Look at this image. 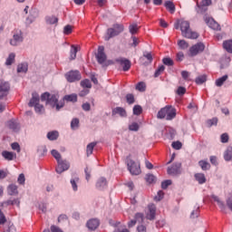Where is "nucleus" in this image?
<instances>
[{"label":"nucleus","instance_id":"nucleus-47","mask_svg":"<svg viewBox=\"0 0 232 232\" xmlns=\"http://www.w3.org/2000/svg\"><path fill=\"white\" fill-rule=\"evenodd\" d=\"M195 179L198 184H204L206 182V177L204 175H195Z\"/></svg>","mask_w":232,"mask_h":232},{"label":"nucleus","instance_id":"nucleus-37","mask_svg":"<svg viewBox=\"0 0 232 232\" xmlns=\"http://www.w3.org/2000/svg\"><path fill=\"white\" fill-rule=\"evenodd\" d=\"M35 113H38V115H43L44 113V106L42 104L38 103L34 107Z\"/></svg>","mask_w":232,"mask_h":232},{"label":"nucleus","instance_id":"nucleus-9","mask_svg":"<svg viewBox=\"0 0 232 232\" xmlns=\"http://www.w3.org/2000/svg\"><path fill=\"white\" fill-rule=\"evenodd\" d=\"M68 169H70V161L62 160L57 163L56 173L59 175H61V173H64V171H68Z\"/></svg>","mask_w":232,"mask_h":232},{"label":"nucleus","instance_id":"nucleus-42","mask_svg":"<svg viewBox=\"0 0 232 232\" xmlns=\"http://www.w3.org/2000/svg\"><path fill=\"white\" fill-rule=\"evenodd\" d=\"M73 32V26L67 24L63 27V34L64 35H70Z\"/></svg>","mask_w":232,"mask_h":232},{"label":"nucleus","instance_id":"nucleus-45","mask_svg":"<svg viewBox=\"0 0 232 232\" xmlns=\"http://www.w3.org/2000/svg\"><path fill=\"white\" fill-rule=\"evenodd\" d=\"M136 90H138V92H146V83L144 82H140L136 85Z\"/></svg>","mask_w":232,"mask_h":232},{"label":"nucleus","instance_id":"nucleus-32","mask_svg":"<svg viewBox=\"0 0 232 232\" xmlns=\"http://www.w3.org/2000/svg\"><path fill=\"white\" fill-rule=\"evenodd\" d=\"M178 46L180 50H188L189 48V44L186 40H179Z\"/></svg>","mask_w":232,"mask_h":232},{"label":"nucleus","instance_id":"nucleus-16","mask_svg":"<svg viewBox=\"0 0 232 232\" xmlns=\"http://www.w3.org/2000/svg\"><path fill=\"white\" fill-rule=\"evenodd\" d=\"M112 115H119L121 119H126V117H128V112H126V109L122 107H116L112 110Z\"/></svg>","mask_w":232,"mask_h":232},{"label":"nucleus","instance_id":"nucleus-36","mask_svg":"<svg viewBox=\"0 0 232 232\" xmlns=\"http://www.w3.org/2000/svg\"><path fill=\"white\" fill-rule=\"evenodd\" d=\"M77 52H78L77 47H75V45H72L71 46V52H70V59H71V61H73V60L76 59Z\"/></svg>","mask_w":232,"mask_h":232},{"label":"nucleus","instance_id":"nucleus-21","mask_svg":"<svg viewBox=\"0 0 232 232\" xmlns=\"http://www.w3.org/2000/svg\"><path fill=\"white\" fill-rule=\"evenodd\" d=\"M198 166L201 168L203 171H208V169H210L211 164L207 160H201L198 161Z\"/></svg>","mask_w":232,"mask_h":232},{"label":"nucleus","instance_id":"nucleus-35","mask_svg":"<svg viewBox=\"0 0 232 232\" xmlns=\"http://www.w3.org/2000/svg\"><path fill=\"white\" fill-rule=\"evenodd\" d=\"M227 79H228L227 74H225L224 76L218 78V80H216V86L220 88V86H222L224 82L227 81Z\"/></svg>","mask_w":232,"mask_h":232},{"label":"nucleus","instance_id":"nucleus-52","mask_svg":"<svg viewBox=\"0 0 232 232\" xmlns=\"http://www.w3.org/2000/svg\"><path fill=\"white\" fill-rule=\"evenodd\" d=\"M77 182H79V178H74L71 179V184L73 191H77Z\"/></svg>","mask_w":232,"mask_h":232},{"label":"nucleus","instance_id":"nucleus-31","mask_svg":"<svg viewBox=\"0 0 232 232\" xmlns=\"http://www.w3.org/2000/svg\"><path fill=\"white\" fill-rule=\"evenodd\" d=\"M232 159V147H227L224 152V160L227 161L231 160Z\"/></svg>","mask_w":232,"mask_h":232},{"label":"nucleus","instance_id":"nucleus-53","mask_svg":"<svg viewBox=\"0 0 232 232\" xmlns=\"http://www.w3.org/2000/svg\"><path fill=\"white\" fill-rule=\"evenodd\" d=\"M155 200H157V202H160V200H162L164 198V191L162 190H159L157 196H155Z\"/></svg>","mask_w":232,"mask_h":232},{"label":"nucleus","instance_id":"nucleus-26","mask_svg":"<svg viewBox=\"0 0 232 232\" xmlns=\"http://www.w3.org/2000/svg\"><path fill=\"white\" fill-rule=\"evenodd\" d=\"M97 146V141L91 142L86 147L87 157H90L93 153V149Z\"/></svg>","mask_w":232,"mask_h":232},{"label":"nucleus","instance_id":"nucleus-18","mask_svg":"<svg viewBox=\"0 0 232 232\" xmlns=\"http://www.w3.org/2000/svg\"><path fill=\"white\" fill-rule=\"evenodd\" d=\"M99 224H100L99 219L92 218L87 222V227L88 229H90V231H95V229L99 227Z\"/></svg>","mask_w":232,"mask_h":232},{"label":"nucleus","instance_id":"nucleus-39","mask_svg":"<svg viewBox=\"0 0 232 232\" xmlns=\"http://www.w3.org/2000/svg\"><path fill=\"white\" fill-rule=\"evenodd\" d=\"M145 180L149 184H156L157 183V178L154 175H148L145 178Z\"/></svg>","mask_w":232,"mask_h":232},{"label":"nucleus","instance_id":"nucleus-43","mask_svg":"<svg viewBox=\"0 0 232 232\" xmlns=\"http://www.w3.org/2000/svg\"><path fill=\"white\" fill-rule=\"evenodd\" d=\"M79 128V119L73 118L71 121V129L77 130Z\"/></svg>","mask_w":232,"mask_h":232},{"label":"nucleus","instance_id":"nucleus-20","mask_svg":"<svg viewBox=\"0 0 232 232\" xmlns=\"http://www.w3.org/2000/svg\"><path fill=\"white\" fill-rule=\"evenodd\" d=\"M107 187H108V181L104 177H101L96 183L97 189H104V188H107Z\"/></svg>","mask_w":232,"mask_h":232},{"label":"nucleus","instance_id":"nucleus-33","mask_svg":"<svg viewBox=\"0 0 232 232\" xmlns=\"http://www.w3.org/2000/svg\"><path fill=\"white\" fill-rule=\"evenodd\" d=\"M51 155L53 157V159H55L57 163L61 162V160H63V156L61 155V153L59 151H57V150H53L51 151Z\"/></svg>","mask_w":232,"mask_h":232},{"label":"nucleus","instance_id":"nucleus-49","mask_svg":"<svg viewBox=\"0 0 232 232\" xmlns=\"http://www.w3.org/2000/svg\"><path fill=\"white\" fill-rule=\"evenodd\" d=\"M220 140L223 144L229 142V135L227 133L221 134Z\"/></svg>","mask_w":232,"mask_h":232},{"label":"nucleus","instance_id":"nucleus-63","mask_svg":"<svg viewBox=\"0 0 232 232\" xmlns=\"http://www.w3.org/2000/svg\"><path fill=\"white\" fill-rule=\"evenodd\" d=\"M126 99L129 104H133V102H135V98L133 97V94H127Z\"/></svg>","mask_w":232,"mask_h":232},{"label":"nucleus","instance_id":"nucleus-57","mask_svg":"<svg viewBox=\"0 0 232 232\" xmlns=\"http://www.w3.org/2000/svg\"><path fill=\"white\" fill-rule=\"evenodd\" d=\"M163 64H166V66H173L174 63L171 58H163L162 60Z\"/></svg>","mask_w":232,"mask_h":232},{"label":"nucleus","instance_id":"nucleus-48","mask_svg":"<svg viewBox=\"0 0 232 232\" xmlns=\"http://www.w3.org/2000/svg\"><path fill=\"white\" fill-rule=\"evenodd\" d=\"M139 123L132 122L129 125L130 131H139Z\"/></svg>","mask_w":232,"mask_h":232},{"label":"nucleus","instance_id":"nucleus-14","mask_svg":"<svg viewBox=\"0 0 232 232\" xmlns=\"http://www.w3.org/2000/svg\"><path fill=\"white\" fill-rule=\"evenodd\" d=\"M116 63L122 66L123 72H128L131 68V62L126 58H118L116 59Z\"/></svg>","mask_w":232,"mask_h":232},{"label":"nucleus","instance_id":"nucleus-61","mask_svg":"<svg viewBox=\"0 0 232 232\" xmlns=\"http://www.w3.org/2000/svg\"><path fill=\"white\" fill-rule=\"evenodd\" d=\"M164 70H166V67H164V65L160 66L158 70L155 72L154 77H159V75H160V73H162Z\"/></svg>","mask_w":232,"mask_h":232},{"label":"nucleus","instance_id":"nucleus-10","mask_svg":"<svg viewBox=\"0 0 232 232\" xmlns=\"http://www.w3.org/2000/svg\"><path fill=\"white\" fill-rule=\"evenodd\" d=\"M10 92V83L6 82H0V99H5Z\"/></svg>","mask_w":232,"mask_h":232},{"label":"nucleus","instance_id":"nucleus-17","mask_svg":"<svg viewBox=\"0 0 232 232\" xmlns=\"http://www.w3.org/2000/svg\"><path fill=\"white\" fill-rule=\"evenodd\" d=\"M205 23L209 26V28H212V30H220V24L217 23L213 18H205Z\"/></svg>","mask_w":232,"mask_h":232},{"label":"nucleus","instance_id":"nucleus-46","mask_svg":"<svg viewBox=\"0 0 232 232\" xmlns=\"http://www.w3.org/2000/svg\"><path fill=\"white\" fill-rule=\"evenodd\" d=\"M7 205L8 206H17V208H19V206L21 205V201H19V199H17V198L9 199V200H7Z\"/></svg>","mask_w":232,"mask_h":232},{"label":"nucleus","instance_id":"nucleus-56","mask_svg":"<svg viewBox=\"0 0 232 232\" xmlns=\"http://www.w3.org/2000/svg\"><path fill=\"white\" fill-rule=\"evenodd\" d=\"M209 160L213 166H218V158L217 156H210Z\"/></svg>","mask_w":232,"mask_h":232},{"label":"nucleus","instance_id":"nucleus-58","mask_svg":"<svg viewBox=\"0 0 232 232\" xmlns=\"http://www.w3.org/2000/svg\"><path fill=\"white\" fill-rule=\"evenodd\" d=\"M218 122V119L213 118L211 120H208L207 121V124H208V126L211 127V126H217Z\"/></svg>","mask_w":232,"mask_h":232},{"label":"nucleus","instance_id":"nucleus-15","mask_svg":"<svg viewBox=\"0 0 232 232\" xmlns=\"http://www.w3.org/2000/svg\"><path fill=\"white\" fill-rule=\"evenodd\" d=\"M96 57L100 64L104 63V62L106 61V53H104V46H99L98 53Z\"/></svg>","mask_w":232,"mask_h":232},{"label":"nucleus","instance_id":"nucleus-60","mask_svg":"<svg viewBox=\"0 0 232 232\" xmlns=\"http://www.w3.org/2000/svg\"><path fill=\"white\" fill-rule=\"evenodd\" d=\"M212 198H213V200H215V202L218 203V205L219 206V208H224V202L220 201V198H218V196L213 195V196H212Z\"/></svg>","mask_w":232,"mask_h":232},{"label":"nucleus","instance_id":"nucleus-64","mask_svg":"<svg viewBox=\"0 0 232 232\" xmlns=\"http://www.w3.org/2000/svg\"><path fill=\"white\" fill-rule=\"evenodd\" d=\"M172 148L174 150H180L182 148V143L180 141L172 142Z\"/></svg>","mask_w":232,"mask_h":232},{"label":"nucleus","instance_id":"nucleus-19","mask_svg":"<svg viewBox=\"0 0 232 232\" xmlns=\"http://www.w3.org/2000/svg\"><path fill=\"white\" fill-rule=\"evenodd\" d=\"M39 101H41V99L39 98V94L37 92H33L32 99L30 100L28 106H30V108H34V106H37V104H39Z\"/></svg>","mask_w":232,"mask_h":232},{"label":"nucleus","instance_id":"nucleus-25","mask_svg":"<svg viewBox=\"0 0 232 232\" xmlns=\"http://www.w3.org/2000/svg\"><path fill=\"white\" fill-rule=\"evenodd\" d=\"M26 72H28V63H19L17 66V72L26 73Z\"/></svg>","mask_w":232,"mask_h":232},{"label":"nucleus","instance_id":"nucleus-59","mask_svg":"<svg viewBox=\"0 0 232 232\" xmlns=\"http://www.w3.org/2000/svg\"><path fill=\"white\" fill-rule=\"evenodd\" d=\"M4 224H6V217L5 216V213L0 209V226H4Z\"/></svg>","mask_w":232,"mask_h":232},{"label":"nucleus","instance_id":"nucleus-12","mask_svg":"<svg viewBox=\"0 0 232 232\" xmlns=\"http://www.w3.org/2000/svg\"><path fill=\"white\" fill-rule=\"evenodd\" d=\"M211 3V0H202L200 4L197 2V6L198 8V13L204 14V12L208 10V6H210Z\"/></svg>","mask_w":232,"mask_h":232},{"label":"nucleus","instance_id":"nucleus-3","mask_svg":"<svg viewBox=\"0 0 232 232\" xmlns=\"http://www.w3.org/2000/svg\"><path fill=\"white\" fill-rule=\"evenodd\" d=\"M158 119H166V121H173L177 117V110L171 106L162 108L157 115Z\"/></svg>","mask_w":232,"mask_h":232},{"label":"nucleus","instance_id":"nucleus-41","mask_svg":"<svg viewBox=\"0 0 232 232\" xmlns=\"http://www.w3.org/2000/svg\"><path fill=\"white\" fill-rule=\"evenodd\" d=\"M64 100L68 101L69 102H77V95L76 94H70L64 96Z\"/></svg>","mask_w":232,"mask_h":232},{"label":"nucleus","instance_id":"nucleus-30","mask_svg":"<svg viewBox=\"0 0 232 232\" xmlns=\"http://www.w3.org/2000/svg\"><path fill=\"white\" fill-rule=\"evenodd\" d=\"M47 139L49 140H57L59 139V131L53 130L47 133Z\"/></svg>","mask_w":232,"mask_h":232},{"label":"nucleus","instance_id":"nucleus-23","mask_svg":"<svg viewBox=\"0 0 232 232\" xmlns=\"http://www.w3.org/2000/svg\"><path fill=\"white\" fill-rule=\"evenodd\" d=\"M2 155L4 157V159H5V160H14V159H16L17 155L14 152H10V151H3Z\"/></svg>","mask_w":232,"mask_h":232},{"label":"nucleus","instance_id":"nucleus-50","mask_svg":"<svg viewBox=\"0 0 232 232\" xmlns=\"http://www.w3.org/2000/svg\"><path fill=\"white\" fill-rule=\"evenodd\" d=\"M133 113L134 115H140L142 113V107L140 105H135L133 107Z\"/></svg>","mask_w":232,"mask_h":232},{"label":"nucleus","instance_id":"nucleus-27","mask_svg":"<svg viewBox=\"0 0 232 232\" xmlns=\"http://www.w3.org/2000/svg\"><path fill=\"white\" fill-rule=\"evenodd\" d=\"M164 6L166 7L167 10L169 11L170 14H175V4L171 1H166L164 4Z\"/></svg>","mask_w":232,"mask_h":232},{"label":"nucleus","instance_id":"nucleus-44","mask_svg":"<svg viewBox=\"0 0 232 232\" xmlns=\"http://www.w3.org/2000/svg\"><path fill=\"white\" fill-rule=\"evenodd\" d=\"M81 87L90 89V88H92V82H90V80H88V79H85L81 82Z\"/></svg>","mask_w":232,"mask_h":232},{"label":"nucleus","instance_id":"nucleus-28","mask_svg":"<svg viewBox=\"0 0 232 232\" xmlns=\"http://www.w3.org/2000/svg\"><path fill=\"white\" fill-rule=\"evenodd\" d=\"M7 126L10 130H13V131H17L19 130V123L14 120L9 121Z\"/></svg>","mask_w":232,"mask_h":232},{"label":"nucleus","instance_id":"nucleus-34","mask_svg":"<svg viewBox=\"0 0 232 232\" xmlns=\"http://www.w3.org/2000/svg\"><path fill=\"white\" fill-rule=\"evenodd\" d=\"M223 48H225L228 53H232V40L225 41L223 43Z\"/></svg>","mask_w":232,"mask_h":232},{"label":"nucleus","instance_id":"nucleus-4","mask_svg":"<svg viewBox=\"0 0 232 232\" xmlns=\"http://www.w3.org/2000/svg\"><path fill=\"white\" fill-rule=\"evenodd\" d=\"M125 164H127L128 170L131 175H140V162L135 161L128 157L125 160Z\"/></svg>","mask_w":232,"mask_h":232},{"label":"nucleus","instance_id":"nucleus-22","mask_svg":"<svg viewBox=\"0 0 232 232\" xmlns=\"http://www.w3.org/2000/svg\"><path fill=\"white\" fill-rule=\"evenodd\" d=\"M180 163H175L171 167L168 169L169 175H175V173H179V169H180Z\"/></svg>","mask_w":232,"mask_h":232},{"label":"nucleus","instance_id":"nucleus-38","mask_svg":"<svg viewBox=\"0 0 232 232\" xmlns=\"http://www.w3.org/2000/svg\"><path fill=\"white\" fill-rule=\"evenodd\" d=\"M14 61H15V53H12L9 54L8 58L6 59L5 64L7 66H10L14 63Z\"/></svg>","mask_w":232,"mask_h":232},{"label":"nucleus","instance_id":"nucleus-7","mask_svg":"<svg viewBox=\"0 0 232 232\" xmlns=\"http://www.w3.org/2000/svg\"><path fill=\"white\" fill-rule=\"evenodd\" d=\"M65 79L68 82H76V81H81V72L79 71H70L65 73Z\"/></svg>","mask_w":232,"mask_h":232},{"label":"nucleus","instance_id":"nucleus-5","mask_svg":"<svg viewBox=\"0 0 232 232\" xmlns=\"http://www.w3.org/2000/svg\"><path fill=\"white\" fill-rule=\"evenodd\" d=\"M122 32H124V25L121 24H115L112 27L107 30L108 37H106V40L110 41L111 37H116V35H119V34H122Z\"/></svg>","mask_w":232,"mask_h":232},{"label":"nucleus","instance_id":"nucleus-54","mask_svg":"<svg viewBox=\"0 0 232 232\" xmlns=\"http://www.w3.org/2000/svg\"><path fill=\"white\" fill-rule=\"evenodd\" d=\"M204 82H206V75H201L196 78L197 84H204Z\"/></svg>","mask_w":232,"mask_h":232},{"label":"nucleus","instance_id":"nucleus-51","mask_svg":"<svg viewBox=\"0 0 232 232\" xmlns=\"http://www.w3.org/2000/svg\"><path fill=\"white\" fill-rule=\"evenodd\" d=\"M134 218H135L136 222H144V214L136 213Z\"/></svg>","mask_w":232,"mask_h":232},{"label":"nucleus","instance_id":"nucleus-2","mask_svg":"<svg viewBox=\"0 0 232 232\" xmlns=\"http://www.w3.org/2000/svg\"><path fill=\"white\" fill-rule=\"evenodd\" d=\"M41 101H46V104L52 108H55L56 111H59L61 108L64 107V102H59V96L55 94L50 95L48 92H44L41 95Z\"/></svg>","mask_w":232,"mask_h":232},{"label":"nucleus","instance_id":"nucleus-40","mask_svg":"<svg viewBox=\"0 0 232 232\" xmlns=\"http://www.w3.org/2000/svg\"><path fill=\"white\" fill-rule=\"evenodd\" d=\"M130 33L133 35L139 32V25L137 24H132L129 26Z\"/></svg>","mask_w":232,"mask_h":232},{"label":"nucleus","instance_id":"nucleus-24","mask_svg":"<svg viewBox=\"0 0 232 232\" xmlns=\"http://www.w3.org/2000/svg\"><path fill=\"white\" fill-rule=\"evenodd\" d=\"M45 23H47V24H57V23H59V18L55 15H49L45 17Z\"/></svg>","mask_w":232,"mask_h":232},{"label":"nucleus","instance_id":"nucleus-11","mask_svg":"<svg viewBox=\"0 0 232 232\" xmlns=\"http://www.w3.org/2000/svg\"><path fill=\"white\" fill-rule=\"evenodd\" d=\"M39 17V10L36 8H33L29 12V15L26 18V24H32V23L35 22V19Z\"/></svg>","mask_w":232,"mask_h":232},{"label":"nucleus","instance_id":"nucleus-6","mask_svg":"<svg viewBox=\"0 0 232 232\" xmlns=\"http://www.w3.org/2000/svg\"><path fill=\"white\" fill-rule=\"evenodd\" d=\"M23 41V31L15 30L13 34V38L10 40V44L11 46H19Z\"/></svg>","mask_w":232,"mask_h":232},{"label":"nucleus","instance_id":"nucleus-1","mask_svg":"<svg viewBox=\"0 0 232 232\" xmlns=\"http://www.w3.org/2000/svg\"><path fill=\"white\" fill-rule=\"evenodd\" d=\"M174 28L176 30H180L182 37L186 39H198V33L191 31V27L189 25V21L179 19L174 24Z\"/></svg>","mask_w":232,"mask_h":232},{"label":"nucleus","instance_id":"nucleus-62","mask_svg":"<svg viewBox=\"0 0 232 232\" xmlns=\"http://www.w3.org/2000/svg\"><path fill=\"white\" fill-rule=\"evenodd\" d=\"M37 151H38L39 155H42V156L45 155L46 151H47L46 146H40V147H38Z\"/></svg>","mask_w":232,"mask_h":232},{"label":"nucleus","instance_id":"nucleus-8","mask_svg":"<svg viewBox=\"0 0 232 232\" xmlns=\"http://www.w3.org/2000/svg\"><path fill=\"white\" fill-rule=\"evenodd\" d=\"M206 49V45L202 43H198L194 44L192 47L189 49V53L191 57H195V55H198V53H202L204 50Z\"/></svg>","mask_w":232,"mask_h":232},{"label":"nucleus","instance_id":"nucleus-29","mask_svg":"<svg viewBox=\"0 0 232 232\" xmlns=\"http://www.w3.org/2000/svg\"><path fill=\"white\" fill-rule=\"evenodd\" d=\"M7 193L8 195L14 196V195H17L19 191L17 190V187L14 184H11L7 188Z\"/></svg>","mask_w":232,"mask_h":232},{"label":"nucleus","instance_id":"nucleus-55","mask_svg":"<svg viewBox=\"0 0 232 232\" xmlns=\"http://www.w3.org/2000/svg\"><path fill=\"white\" fill-rule=\"evenodd\" d=\"M171 184H172L171 179L164 180V181L161 183V188H162V189H168V187H169V186H171Z\"/></svg>","mask_w":232,"mask_h":232},{"label":"nucleus","instance_id":"nucleus-13","mask_svg":"<svg viewBox=\"0 0 232 232\" xmlns=\"http://www.w3.org/2000/svg\"><path fill=\"white\" fill-rule=\"evenodd\" d=\"M149 213L146 215L147 220H155V216L157 215V207L154 204H150L148 206Z\"/></svg>","mask_w":232,"mask_h":232}]
</instances>
